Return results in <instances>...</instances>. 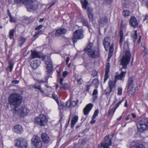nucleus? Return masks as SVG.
<instances>
[{
    "instance_id": "obj_1",
    "label": "nucleus",
    "mask_w": 148,
    "mask_h": 148,
    "mask_svg": "<svg viewBox=\"0 0 148 148\" xmlns=\"http://www.w3.org/2000/svg\"><path fill=\"white\" fill-rule=\"evenodd\" d=\"M22 100V97L19 94L13 93L10 95L8 98L9 103L10 105L15 106L13 110V113L16 114L20 116H24L28 114L29 110L26 107L23 106L19 108L17 106H19Z\"/></svg>"
},
{
    "instance_id": "obj_2",
    "label": "nucleus",
    "mask_w": 148,
    "mask_h": 148,
    "mask_svg": "<svg viewBox=\"0 0 148 148\" xmlns=\"http://www.w3.org/2000/svg\"><path fill=\"white\" fill-rule=\"evenodd\" d=\"M123 48L125 53L121 60V64L123 65V67L126 68L129 62L131 56L128 41L126 40L125 42L123 45Z\"/></svg>"
},
{
    "instance_id": "obj_3",
    "label": "nucleus",
    "mask_w": 148,
    "mask_h": 148,
    "mask_svg": "<svg viewBox=\"0 0 148 148\" xmlns=\"http://www.w3.org/2000/svg\"><path fill=\"white\" fill-rule=\"evenodd\" d=\"M93 45L92 43H89L85 48V51L90 58H97L99 56V53L97 49L93 47Z\"/></svg>"
},
{
    "instance_id": "obj_4",
    "label": "nucleus",
    "mask_w": 148,
    "mask_h": 148,
    "mask_svg": "<svg viewBox=\"0 0 148 148\" xmlns=\"http://www.w3.org/2000/svg\"><path fill=\"white\" fill-rule=\"evenodd\" d=\"M138 131L140 133L148 129V121L145 119L140 120L136 123Z\"/></svg>"
},
{
    "instance_id": "obj_5",
    "label": "nucleus",
    "mask_w": 148,
    "mask_h": 148,
    "mask_svg": "<svg viewBox=\"0 0 148 148\" xmlns=\"http://www.w3.org/2000/svg\"><path fill=\"white\" fill-rule=\"evenodd\" d=\"M109 137L108 134L104 137L103 140L98 145V148H110L109 146L112 145V138H109Z\"/></svg>"
},
{
    "instance_id": "obj_6",
    "label": "nucleus",
    "mask_w": 148,
    "mask_h": 148,
    "mask_svg": "<svg viewBox=\"0 0 148 148\" xmlns=\"http://www.w3.org/2000/svg\"><path fill=\"white\" fill-rule=\"evenodd\" d=\"M34 122L41 126H45L46 125L48 120L46 116L44 115L40 114L38 116L35 118Z\"/></svg>"
},
{
    "instance_id": "obj_7",
    "label": "nucleus",
    "mask_w": 148,
    "mask_h": 148,
    "mask_svg": "<svg viewBox=\"0 0 148 148\" xmlns=\"http://www.w3.org/2000/svg\"><path fill=\"white\" fill-rule=\"evenodd\" d=\"M83 38V31L82 29L77 30L74 32L72 40L73 43H75L77 42V40L81 39Z\"/></svg>"
},
{
    "instance_id": "obj_8",
    "label": "nucleus",
    "mask_w": 148,
    "mask_h": 148,
    "mask_svg": "<svg viewBox=\"0 0 148 148\" xmlns=\"http://www.w3.org/2000/svg\"><path fill=\"white\" fill-rule=\"evenodd\" d=\"M16 145L18 148H27V142L24 138H19L16 140Z\"/></svg>"
},
{
    "instance_id": "obj_9",
    "label": "nucleus",
    "mask_w": 148,
    "mask_h": 148,
    "mask_svg": "<svg viewBox=\"0 0 148 148\" xmlns=\"http://www.w3.org/2000/svg\"><path fill=\"white\" fill-rule=\"evenodd\" d=\"M32 141L34 148H41L42 147V142L38 136H34L32 139Z\"/></svg>"
},
{
    "instance_id": "obj_10",
    "label": "nucleus",
    "mask_w": 148,
    "mask_h": 148,
    "mask_svg": "<svg viewBox=\"0 0 148 148\" xmlns=\"http://www.w3.org/2000/svg\"><path fill=\"white\" fill-rule=\"evenodd\" d=\"M108 22V18L107 16H104L100 17L98 19V22L99 26L103 27L106 25Z\"/></svg>"
},
{
    "instance_id": "obj_11",
    "label": "nucleus",
    "mask_w": 148,
    "mask_h": 148,
    "mask_svg": "<svg viewBox=\"0 0 148 148\" xmlns=\"http://www.w3.org/2000/svg\"><path fill=\"white\" fill-rule=\"evenodd\" d=\"M127 68V67H126ZM127 68H125L123 67V66L121 68V72L120 74L119 75H116L115 76V79L114 80H116V82H117V80H122L123 79L125 75L126 74V71L125 70V71H123L122 70L123 69H125Z\"/></svg>"
},
{
    "instance_id": "obj_12",
    "label": "nucleus",
    "mask_w": 148,
    "mask_h": 148,
    "mask_svg": "<svg viewBox=\"0 0 148 148\" xmlns=\"http://www.w3.org/2000/svg\"><path fill=\"white\" fill-rule=\"evenodd\" d=\"M130 25L133 27L135 28L138 27V23L136 18L134 16H132L129 21Z\"/></svg>"
},
{
    "instance_id": "obj_13",
    "label": "nucleus",
    "mask_w": 148,
    "mask_h": 148,
    "mask_svg": "<svg viewBox=\"0 0 148 148\" xmlns=\"http://www.w3.org/2000/svg\"><path fill=\"white\" fill-rule=\"evenodd\" d=\"M12 130L13 132L17 134H21L23 131L22 126L20 125H15L13 127Z\"/></svg>"
},
{
    "instance_id": "obj_14",
    "label": "nucleus",
    "mask_w": 148,
    "mask_h": 148,
    "mask_svg": "<svg viewBox=\"0 0 148 148\" xmlns=\"http://www.w3.org/2000/svg\"><path fill=\"white\" fill-rule=\"evenodd\" d=\"M93 106V105L92 103L87 104L84 109L83 112L85 115H88L90 111Z\"/></svg>"
},
{
    "instance_id": "obj_15",
    "label": "nucleus",
    "mask_w": 148,
    "mask_h": 148,
    "mask_svg": "<svg viewBox=\"0 0 148 148\" xmlns=\"http://www.w3.org/2000/svg\"><path fill=\"white\" fill-rule=\"evenodd\" d=\"M41 137L45 143H49L50 140V137L46 133H42L41 135Z\"/></svg>"
},
{
    "instance_id": "obj_16",
    "label": "nucleus",
    "mask_w": 148,
    "mask_h": 148,
    "mask_svg": "<svg viewBox=\"0 0 148 148\" xmlns=\"http://www.w3.org/2000/svg\"><path fill=\"white\" fill-rule=\"evenodd\" d=\"M110 37H105L103 39V45L106 51H107V48L110 46Z\"/></svg>"
},
{
    "instance_id": "obj_17",
    "label": "nucleus",
    "mask_w": 148,
    "mask_h": 148,
    "mask_svg": "<svg viewBox=\"0 0 148 148\" xmlns=\"http://www.w3.org/2000/svg\"><path fill=\"white\" fill-rule=\"evenodd\" d=\"M41 63L40 60H36L32 62L31 64V66L34 69H36L39 66Z\"/></svg>"
},
{
    "instance_id": "obj_18",
    "label": "nucleus",
    "mask_w": 148,
    "mask_h": 148,
    "mask_svg": "<svg viewBox=\"0 0 148 148\" xmlns=\"http://www.w3.org/2000/svg\"><path fill=\"white\" fill-rule=\"evenodd\" d=\"M45 64L47 65L46 67L47 71V73H51L53 70L52 65L50 61H46Z\"/></svg>"
},
{
    "instance_id": "obj_19",
    "label": "nucleus",
    "mask_w": 148,
    "mask_h": 148,
    "mask_svg": "<svg viewBox=\"0 0 148 148\" xmlns=\"http://www.w3.org/2000/svg\"><path fill=\"white\" fill-rule=\"evenodd\" d=\"M116 83V80H114L113 81H110L108 82V88L112 91L115 89Z\"/></svg>"
},
{
    "instance_id": "obj_20",
    "label": "nucleus",
    "mask_w": 148,
    "mask_h": 148,
    "mask_svg": "<svg viewBox=\"0 0 148 148\" xmlns=\"http://www.w3.org/2000/svg\"><path fill=\"white\" fill-rule=\"evenodd\" d=\"M31 57L32 59L35 58H41V53L39 51H33L31 53Z\"/></svg>"
},
{
    "instance_id": "obj_21",
    "label": "nucleus",
    "mask_w": 148,
    "mask_h": 148,
    "mask_svg": "<svg viewBox=\"0 0 148 148\" xmlns=\"http://www.w3.org/2000/svg\"><path fill=\"white\" fill-rule=\"evenodd\" d=\"M87 13L88 18L90 21L92 22L93 20V14L92 9L88 7L87 8Z\"/></svg>"
},
{
    "instance_id": "obj_22",
    "label": "nucleus",
    "mask_w": 148,
    "mask_h": 148,
    "mask_svg": "<svg viewBox=\"0 0 148 148\" xmlns=\"http://www.w3.org/2000/svg\"><path fill=\"white\" fill-rule=\"evenodd\" d=\"M133 77H130L128 80V84L127 86V89L130 90L132 88V83L134 82Z\"/></svg>"
},
{
    "instance_id": "obj_23",
    "label": "nucleus",
    "mask_w": 148,
    "mask_h": 148,
    "mask_svg": "<svg viewBox=\"0 0 148 148\" xmlns=\"http://www.w3.org/2000/svg\"><path fill=\"white\" fill-rule=\"evenodd\" d=\"M15 2L24 4L26 6L27 5L30 3L32 2V0H15Z\"/></svg>"
},
{
    "instance_id": "obj_24",
    "label": "nucleus",
    "mask_w": 148,
    "mask_h": 148,
    "mask_svg": "<svg viewBox=\"0 0 148 148\" xmlns=\"http://www.w3.org/2000/svg\"><path fill=\"white\" fill-rule=\"evenodd\" d=\"M66 32V30L64 28H60L56 30L55 35L56 36H58L62 34H64Z\"/></svg>"
},
{
    "instance_id": "obj_25",
    "label": "nucleus",
    "mask_w": 148,
    "mask_h": 148,
    "mask_svg": "<svg viewBox=\"0 0 148 148\" xmlns=\"http://www.w3.org/2000/svg\"><path fill=\"white\" fill-rule=\"evenodd\" d=\"M78 120V116L75 115L72 119L71 122V127L73 128Z\"/></svg>"
},
{
    "instance_id": "obj_26",
    "label": "nucleus",
    "mask_w": 148,
    "mask_h": 148,
    "mask_svg": "<svg viewBox=\"0 0 148 148\" xmlns=\"http://www.w3.org/2000/svg\"><path fill=\"white\" fill-rule=\"evenodd\" d=\"M26 7L28 10L32 9L33 10H35L37 7V6H36L33 4L32 1V2L30 3L27 5L26 6Z\"/></svg>"
},
{
    "instance_id": "obj_27",
    "label": "nucleus",
    "mask_w": 148,
    "mask_h": 148,
    "mask_svg": "<svg viewBox=\"0 0 148 148\" xmlns=\"http://www.w3.org/2000/svg\"><path fill=\"white\" fill-rule=\"evenodd\" d=\"M34 88L38 89L40 90V91L42 93H44L45 92L42 89L41 87V85L39 84L36 83L34 86H32Z\"/></svg>"
},
{
    "instance_id": "obj_28",
    "label": "nucleus",
    "mask_w": 148,
    "mask_h": 148,
    "mask_svg": "<svg viewBox=\"0 0 148 148\" xmlns=\"http://www.w3.org/2000/svg\"><path fill=\"white\" fill-rule=\"evenodd\" d=\"M123 31L122 30H121L119 33L120 40L119 43L120 46L122 45V43L123 41Z\"/></svg>"
},
{
    "instance_id": "obj_29",
    "label": "nucleus",
    "mask_w": 148,
    "mask_h": 148,
    "mask_svg": "<svg viewBox=\"0 0 148 148\" xmlns=\"http://www.w3.org/2000/svg\"><path fill=\"white\" fill-rule=\"evenodd\" d=\"M80 2L82 4V8H84V9H87L88 7H87V6L88 4V1L86 0H84V1L80 0Z\"/></svg>"
},
{
    "instance_id": "obj_30",
    "label": "nucleus",
    "mask_w": 148,
    "mask_h": 148,
    "mask_svg": "<svg viewBox=\"0 0 148 148\" xmlns=\"http://www.w3.org/2000/svg\"><path fill=\"white\" fill-rule=\"evenodd\" d=\"M112 91L108 87L105 90V94L107 96H108L110 94L111 92Z\"/></svg>"
},
{
    "instance_id": "obj_31",
    "label": "nucleus",
    "mask_w": 148,
    "mask_h": 148,
    "mask_svg": "<svg viewBox=\"0 0 148 148\" xmlns=\"http://www.w3.org/2000/svg\"><path fill=\"white\" fill-rule=\"evenodd\" d=\"M122 14L125 17H127L130 15V12L127 10H123Z\"/></svg>"
},
{
    "instance_id": "obj_32",
    "label": "nucleus",
    "mask_w": 148,
    "mask_h": 148,
    "mask_svg": "<svg viewBox=\"0 0 148 148\" xmlns=\"http://www.w3.org/2000/svg\"><path fill=\"white\" fill-rule=\"evenodd\" d=\"M82 24L83 25H84L86 27L88 28H89L90 27L89 25L88 22L85 20H83L82 21Z\"/></svg>"
},
{
    "instance_id": "obj_33",
    "label": "nucleus",
    "mask_w": 148,
    "mask_h": 148,
    "mask_svg": "<svg viewBox=\"0 0 148 148\" xmlns=\"http://www.w3.org/2000/svg\"><path fill=\"white\" fill-rule=\"evenodd\" d=\"M14 31L13 29H11L9 32V38L11 39H13L14 36Z\"/></svg>"
},
{
    "instance_id": "obj_34",
    "label": "nucleus",
    "mask_w": 148,
    "mask_h": 148,
    "mask_svg": "<svg viewBox=\"0 0 148 148\" xmlns=\"http://www.w3.org/2000/svg\"><path fill=\"white\" fill-rule=\"evenodd\" d=\"M61 86H60V89L64 88L65 89H69V87L67 83H64L63 85H60Z\"/></svg>"
},
{
    "instance_id": "obj_35",
    "label": "nucleus",
    "mask_w": 148,
    "mask_h": 148,
    "mask_svg": "<svg viewBox=\"0 0 148 148\" xmlns=\"http://www.w3.org/2000/svg\"><path fill=\"white\" fill-rule=\"evenodd\" d=\"M116 109L114 108H112L109 110L108 111V116H110L111 114L113 115Z\"/></svg>"
},
{
    "instance_id": "obj_36",
    "label": "nucleus",
    "mask_w": 148,
    "mask_h": 148,
    "mask_svg": "<svg viewBox=\"0 0 148 148\" xmlns=\"http://www.w3.org/2000/svg\"><path fill=\"white\" fill-rule=\"evenodd\" d=\"M114 51L113 46L112 44H111V46L110 47L109 49V57L110 55V54H111V55L113 53V52Z\"/></svg>"
},
{
    "instance_id": "obj_37",
    "label": "nucleus",
    "mask_w": 148,
    "mask_h": 148,
    "mask_svg": "<svg viewBox=\"0 0 148 148\" xmlns=\"http://www.w3.org/2000/svg\"><path fill=\"white\" fill-rule=\"evenodd\" d=\"M109 72L106 71L105 74L104 76L103 82L104 83L107 80L109 77L108 73Z\"/></svg>"
},
{
    "instance_id": "obj_38",
    "label": "nucleus",
    "mask_w": 148,
    "mask_h": 148,
    "mask_svg": "<svg viewBox=\"0 0 148 148\" xmlns=\"http://www.w3.org/2000/svg\"><path fill=\"white\" fill-rule=\"evenodd\" d=\"M144 50L142 51V55L144 56L148 54V51L147 49L145 47H144Z\"/></svg>"
},
{
    "instance_id": "obj_39",
    "label": "nucleus",
    "mask_w": 148,
    "mask_h": 148,
    "mask_svg": "<svg viewBox=\"0 0 148 148\" xmlns=\"http://www.w3.org/2000/svg\"><path fill=\"white\" fill-rule=\"evenodd\" d=\"M48 57L46 56L45 55H43L42 56H41V58H41L42 60L45 61V62H46L47 60H48Z\"/></svg>"
},
{
    "instance_id": "obj_40",
    "label": "nucleus",
    "mask_w": 148,
    "mask_h": 148,
    "mask_svg": "<svg viewBox=\"0 0 148 148\" xmlns=\"http://www.w3.org/2000/svg\"><path fill=\"white\" fill-rule=\"evenodd\" d=\"M118 92L117 94L118 95H121L122 94V89L121 87H120L118 88Z\"/></svg>"
},
{
    "instance_id": "obj_41",
    "label": "nucleus",
    "mask_w": 148,
    "mask_h": 148,
    "mask_svg": "<svg viewBox=\"0 0 148 148\" xmlns=\"http://www.w3.org/2000/svg\"><path fill=\"white\" fill-rule=\"evenodd\" d=\"M77 102H76L75 101H73L71 102V107L73 108L75 106L77 105Z\"/></svg>"
},
{
    "instance_id": "obj_42",
    "label": "nucleus",
    "mask_w": 148,
    "mask_h": 148,
    "mask_svg": "<svg viewBox=\"0 0 148 148\" xmlns=\"http://www.w3.org/2000/svg\"><path fill=\"white\" fill-rule=\"evenodd\" d=\"M137 31H135L134 34L133 36V38L134 39V41L135 42V41L137 39Z\"/></svg>"
},
{
    "instance_id": "obj_43",
    "label": "nucleus",
    "mask_w": 148,
    "mask_h": 148,
    "mask_svg": "<svg viewBox=\"0 0 148 148\" xmlns=\"http://www.w3.org/2000/svg\"><path fill=\"white\" fill-rule=\"evenodd\" d=\"M110 63H108L106 66V71H108L109 72V68L110 67Z\"/></svg>"
},
{
    "instance_id": "obj_44",
    "label": "nucleus",
    "mask_w": 148,
    "mask_h": 148,
    "mask_svg": "<svg viewBox=\"0 0 148 148\" xmlns=\"http://www.w3.org/2000/svg\"><path fill=\"white\" fill-rule=\"evenodd\" d=\"M99 113V111L98 110H96L94 112V114L93 115L92 117H94L95 118L96 116H97Z\"/></svg>"
},
{
    "instance_id": "obj_45",
    "label": "nucleus",
    "mask_w": 148,
    "mask_h": 148,
    "mask_svg": "<svg viewBox=\"0 0 148 148\" xmlns=\"http://www.w3.org/2000/svg\"><path fill=\"white\" fill-rule=\"evenodd\" d=\"M66 106L67 108L71 106V101H67L66 102Z\"/></svg>"
},
{
    "instance_id": "obj_46",
    "label": "nucleus",
    "mask_w": 148,
    "mask_h": 148,
    "mask_svg": "<svg viewBox=\"0 0 148 148\" xmlns=\"http://www.w3.org/2000/svg\"><path fill=\"white\" fill-rule=\"evenodd\" d=\"M123 99H122L118 103L116 104V106H115V109H116L119 106V105L123 101Z\"/></svg>"
},
{
    "instance_id": "obj_47",
    "label": "nucleus",
    "mask_w": 148,
    "mask_h": 148,
    "mask_svg": "<svg viewBox=\"0 0 148 148\" xmlns=\"http://www.w3.org/2000/svg\"><path fill=\"white\" fill-rule=\"evenodd\" d=\"M93 83L95 85H97L99 84L98 80L97 79H95L93 81Z\"/></svg>"
},
{
    "instance_id": "obj_48",
    "label": "nucleus",
    "mask_w": 148,
    "mask_h": 148,
    "mask_svg": "<svg viewBox=\"0 0 148 148\" xmlns=\"http://www.w3.org/2000/svg\"><path fill=\"white\" fill-rule=\"evenodd\" d=\"M42 25H40L36 27L35 29V30H39L41 28H42Z\"/></svg>"
},
{
    "instance_id": "obj_49",
    "label": "nucleus",
    "mask_w": 148,
    "mask_h": 148,
    "mask_svg": "<svg viewBox=\"0 0 148 148\" xmlns=\"http://www.w3.org/2000/svg\"><path fill=\"white\" fill-rule=\"evenodd\" d=\"M95 117H92V120L90 122V124H93L96 121L95 120Z\"/></svg>"
},
{
    "instance_id": "obj_50",
    "label": "nucleus",
    "mask_w": 148,
    "mask_h": 148,
    "mask_svg": "<svg viewBox=\"0 0 148 148\" xmlns=\"http://www.w3.org/2000/svg\"><path fill=\"white\" fill-rule=\"evenodd\" d=\"M42 31L41 30H39L38 31L36 32L35 34L34 35L33 37H36V36L40 32H41Z\"/></svg>"
},
{
    "instance_id": "obj_51",
    "label": "nucleus",
    "mask_w": 148,
    "mask_h": 148,
    "mask_svg": "<svg viewBox=\"0 0 148 148\" xmlns=\"http://www.w3.org/2000/svg\"><path fill=\"white\" fill-rule=\"evenodd\" d=\"M68 72L67 71H65L63 73L62 76L63 77H65L67 75Z\"/></svg>"
},
{
    "instance_id": "obj_52",
    "label": "nucleus",
    "mask_w": 148,
    "mask_h": 148,
    "mask_svg": "<svg viewBox=\"0 0 148 148\" xmlns=\"http://www.w3.org/2000/svg\"><path fill=\"white\" fill-rule=\"evenodd\" d=\"M19 81L17 80H13L12 82V83L14 84H18L19 83Z\"/></svg>"
},
{
    "instance_id": "obj_53",
    "label": "nucleus",
    "mask_w": 148,
    "mask_h": 148,
    "mask_svg": "<svg viewBox=\"0 0 148 148\" xmlns=\"http://www.w3.org/2000/svg\"><path fill=\"white\" fill-rule=\"evenodd\" d=\"M97 93H98L97 90V89H95L94 90L93 92L92 93V95H97Z\"/></svg>"
},
{
    "instance_id": "obj_54",
    "label": "nucleus",
    "mask_w": 148,
    "mask_h": 148,
    "mask_svg": "<svg viewBox=\"0 0 148 148\" xmlns=\"http://www.w3.org/2000/svg\"><path fill=\"white\" fill-rule=\"evenodd\" d=\"M26 39L25 38H22L20 42L21 43V45H22L25 41Z\"/></svg>"
},
{
    "instance_id": "obj_55",
    "label": "nucleus",
    "mask_w": 148,
    "mask_h": 148,
    "mask_svg": "<svg viewBox=\"0 0 148 148\" xmlns=\"http://www.w3.org/2000/svg\"><path fill=\"white\" fill-rule=\"evenodd\" d=\"M13 66V64H12V63H10L9 66V68L10 69V72H11L12 71Z\"/></svg>"
},
{
    "instance_id": "obj_56",
    "label": "nucleus",
    "mask_w": 148,
    "mask_h": 148,
    "mask_svg": "<svg viewBox=\"0 0 148 148\" xmlns=\"http://www.w3.org/2000/svg\"><path fill=\"white\" fill-rule=\"evenodd\" d=\"M52 96L53 98L57 102H58L57 101H58V98L57 97L55 94L53 95Z\"/></svg>"
},
{
    "instance_id": "obj_57",
    "label": "nucleus",
    "mask_w": 148,
    "mask_h": 148,
    "mask_svg": "<svg viewBox=\"0 0 148 148\" xmlns=\"http://www.w3.org/2000/svg\"><path fill=\"white\" fill-rule=\"evenodd\" d=\"M10 21L11 22H15L16 21L14 18L11 16V18H10Z\"/></svg>"
},
{
    "instance_id": "obj_58",
    "label": "nucleus",
    "mask_w": 148,
    "mask_h": 148,
    "mask_svg": "<svg viewBox=\"0 0 148 148\" xmlns=\"http://www.w3.org/2000/svg\"><path fill=\"white\" fill-rule=\"evenodd\" d=\"M97 95H93L92 97V99L93 101H95L96 99H97Z\"/></svg>"
},
{
    "instance_id": "obj_59",
    "label": "nucleus",
    "mask_w": 148,
    "mask_h": 148,
    "mask_svg": "<svg viewBox=\"0 0 148 148\" xmlns=\"http://www.w3.org/2000/svg\"><path fill=\"white\" fill-rule=\"evenodd\" d=\"M48 90H47V93H48L51 91L52 89L51 87H47Z\"/></svg>"
},
{
    "instance_id": "obj_60",
    "label": "nucleus",
    "mask_w": 148,
    "mask_h": 148,
    "mask_svg": "<svg viewBox=\"0 0 148 148\" xmlns=\"http://www.w3.org/2000/svg\"><path fill=\"white\" fill-rule=\"evenodd\" d=\"M105 1L107 3L110 4L112 2L113 0H105Z\"/></svg>"
},
{
    "instance_id": "obj_61",
    "label": "nucleus",
    "mask_w": 148,
    "mask_h": 148,
    "mask_svg": "<svg viewBox=\"0 0 148 148\" xmlns=\"http://www.w3.org/2000/svg\"><path fill=\"white\" fill-rule=\"evenodd\" d=\"M136 148H145V147L143 145L140 144L138 146H137Z\"/></svg>"
},
{
    "instance_id": "obj_62",
    "label": "nucleus",
    "mask_w": 148,
    "mask_h": 148,
    "mask_svg": "<svg viewBox=\"0 0 148 148\" xmlns=\"http://www.w3.org/2000/svg\"><path fill=\"white\" fill-rule=\"evenodd\" d=\"M63 78L61 77L60 78V85H62L63 84Z\"/></svg>"
},
{
    "instance_id": "obj_63",
    "label": "nucleus",
    "mask_w": 148,
    "mask_h": 148,
    "mask_svg": "<svg viewBox=\"0 0 148 148\" xmlns=\"http://www.w3.org/2000/svg\"><path fill=\"white\" fill-rule=\"evenodd\" d=\"M70 59L69 57H68L67 58L66 60V64H67L68 62H69V61Z\"/></svg>"
},
{
    "instance_id": "obj_64",
    "label": "nucleus",
    "mask_w": 148,
    "mask_h": 148,
    "mask_svg": "<svg viewBox=\"0 0 148 148\" xmlns=\"http://www.w3.org/2000/svg\"><path fill=\"white\" fill-rule=\"evenodd\" d=\"M81 79H82L80 78L79 79L77 80V81L79 84H81Z\"/></svg>"
}]
</instances>
